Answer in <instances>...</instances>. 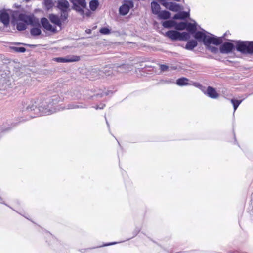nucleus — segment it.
I'll return each instance as SVG.
<instances>
[{"mask_svg":"<svg viewBox=\"0 0 253 253\" xmlns=\"http://www.w3.org/2000/svg\"><path fill=\"white\" fill-rule=\"evenodd\" d=\"M63 100L62 95H54L46 99L41 96L37 104L34 99H26L22 103L20 111L24 114L34 111L40 116L49 115L59 110L57 104Z\"/></svg>","mask_w":253,"mask_h":253,"instance_id":"1","label":"nucleus"},{"mask_svg":"<svg viewBox=\"0 0 253 253\" xmlns=\"http://www.w3.org/2000/svg\"><path fill=\"white\" fill-rule=\"evenodd\" d=\"M175 30H169L165 34V36L172 41H187L193 36L197 30V24H193L188 21H175L174 27Z\"/></svg>","mask_w":253,"mask_h":253,"instance_id":"2","label":"nucleus"},{"mask_svg":"<svg viewBox=\"0 0 253 253\" xmlns=\"http://www.w3.org/2000/svg\"><path fill=\"white\" fill-rule=\"evenodd\" d=\"M17 21L25 22L28 24L33 27L41 26L46 30L51 32L53 33L57 32L56 28L52 26L49 22L48 19L45 17H42L41 19L40 23L39 19L35 17L32 15H27L24 13H20L17 17Z\"/></svg>","mask_w":253,"mask_h":253,"instance_id":"3","label":"nucleus"},{"mask_svg":"<svg viewBox=\"0 0 253 253\" xmlns=\"http://www.w3.org/2000/svg\"><path fill=\"white\" fill-rule=\"evenodd\" d=\"M193 37L199 42H202L205 47L211 44L218 46L222 43L221 37H218L203 29L200 31L196 30Z\"/></svg>","mask_w":253,"mask_h":253,"instance_id":"4","label":"nucleus"},{"mask_svg":"<svg viewBox=\"0 0 253 253\" xmlns=\"http://www.w3.org/2000/svg\"><path fill=\"white\" fill-rule=\"evenodd\" d=\"M236 44V50L246 54H253V41L231 40Z\"/></svg>","mask_w":253,"mask_h":253,"instance_id":"5","label":"nucleus"},{"mask_svg":"<svg viewBox=\"0 0 253 253\" xmlns=\"http://www.w3.org/2000/svg\"><path fill=\"white\" fill-rule=\"evenodd\" d=\"M56 7L60 11L59 18L62 23L68 18V13L71 11L70 4L67 0H57Z\"/></svg>","mask_w":253,"mask_h":253,"instance_id":"6","label":"nucleus"},{"mask_svg":"<svg viewBox=\"0 0 253 253\" xmlns=\"http://www.w3.org/2000/svg\"><path fill=\"white\" fill-rule=\"evenodd\" d=\"M72 4L71 9L81 15H84V9L87 7V3L85 0H69Z\"/></svg>","mask_w":253,"mask_h":253,"instance_id":"7","label":"nucleus"},{"mask_svg":"<svg viewBox=\"0 0 253 253\" xmlns=\"http://www.w3.org/2000/svg\"><path fill=\"white\" fill-rule=\"evenodd\" d=\"M194 85L195 86L201 89L204 94L211 98L216 99L219 96V94L217 92L216 89L212 86H209L206 90H204L202 88H205V87H203L200 83H195Z\"/></svg>","mask_w":253,"mask_h":253,"instance_id":"8","label":"nucleus"},{"mask_svg":"<svg viewBox=\"0 0 253 253\" xmlns=\"http://www.w3.org/2000/svg\"><path fill=\"white\" fill-rule=\"evenodd\" d=\"M133 7L134 2L132 0H124L122 5L119 8V14L122 16H126Z\"/></svg>","mask_w":253,"mask_h":253,"instance_id":"9","label":"nucleus"},{"mask_svg":"<svg viewBox=\"0 0 253 253\" xmlns=\"http://www.w3.org/2000/svg\"><path fill=\"white\" fill-rule=\"evenodd\" d=\"M220 45L219 51L222 54H228L236 49V44L230 42H222Z\"/></svg>","mask_w":253,"mask_h":253,"instance_id":"10","label":"nucleus"},{"mask_svg":"<svg viewBox=\"0 0 253 253\" xmlns=\"http://www.w3.org/2000/svg\"><path fill=\"white\" fill-rule=\"evenodd\" d=\"M81 58L77 55H68L65 57H59L53 58V61L58 63H70L77 62L80 60Z\"/></svg>","mask_w":253,"mask_h":253,"instance_id":"11","label":"nucleus"},{"mask_svg":"<svg viewBox=\"0 0 253 253\" xmlns=\"http://www.w3.org/2000/svg\"><path fill=\"white\" fill-rule=\"evenodd\" d=\"M162 5L166 9L175 12H179L182 9V7L179 4L174 2H164Z\"/></svg>","mask_w":253,"mask_h":253,"instance_id":"12","label":"nucleus"},{"mask_svg":"<svg viewBox=\"0 0 253 253\" xmlns=\"http://www.w3.org/2000/svg\"><path fill=\"white\" fill-rule=\"evenodd\" d=\"M11 11L10 9H3L0 10V21L5 26H8L10 23V14L8 11Z\"/></svg>","mask_w":253,"mask_h":253,"instance_id":"13","label":"nucleus"},{"mask_svg":"<svg viewBox=\"0 0 253 253\" xmlns=\"http://www.w3.org/2000/svg\"><path fill=\"white\" fill-rule=\"evenodd\" d=\"M48 18L52 24L60 27V30L62 29L61 20L58 15L53 13L49 14Z\"/></svg>","mask_w":253,"mask_h":253,"instance_id":"14","label":"nucleus"},{"mask_svg":"<svg viewBox=\"0 0 253 253\" xmlns=\"http://www.w3.org/2000/svg\"><path fill=\"white\" fill-rule=\"evenodd\" d=\"M151 12L154 15H157L161 11V7L158 1L153 0L151 2Z\"/></svg>","mask_w":253,"mask_h":253,"instance_id":"15","label":"nucleus"},{"mask_svg":"<svg viewBox=\"0 0 253 253\" xmlns=\"http://www.w3.org/2000/svg\"><path fill=\"white\" fill-rule=\"evenodd\" d=\"M87 107V105L82 103H71L68 104L66 107V109H77V108H86Z\"/></svg>","mask_w":253,"mask_h":253,"instance_id":"16","label":"nucleus"},{"mask_svg":"<svg viewBox=\"0 0 253 253\" xmlns=\"http://www.w3.org/2000/svg\"><path fill=\"white\" fill-rule=\"evenodd\" d=\"M157 15L159 19L167 20L171 17V14L169 11L164 10L160 11Z\"/></svg>","mask_w":253,"mask_h":253,"instance_id":"17","label":"nucleus"},{"mask_svg":"<svg viewBox=\"0 0 253 253\" xmlns=\"http://www.w3.org/2000/svg\"><path fill=\"white\" fill-rule=\"evenodd\" d=\"M12 23L14 25H16V29L19 31H22L26 30L27 28V26L28 25V24H27L26 22H22L21 21H18L15 23L14 19H13L12 20Z\"/></svg>","mask_w":253,"mask_h":253,"instance_id":"18","label":"nucleus"},{"mask_svg":"<svg viewBox=\"0 0 253 253\" xmlns=\"http://www.w3.org/2000/svg\"><path fill=\"white\" fill-rule=\"evenodd\" d=\"M90 75L91 77L94 79L101 78V69L98 67L92 68L90 71Z\"/></svg>","mask_w":253,"mask_h":253,"instance_id":"19","label":"nucleus"},{"mask_svg":"<svg viewBox=\"0 0 253 253\" xmlns=\"http://www.w3.org/2000/svg\"><path fill=\"white\" fill-rule=\"evenodd\" d=\"M197 41H198L196 40H188L187 43L185 45V49L189 50H192L197 46Z\"/></svg>","mask_w":253,"mask_h":253,"instance_id":"20","label":"nucleus"},{"mask_svg":"<svg viewBox=\"0 0 253 253\" xmlns=\"http://www.w3.org/2000/svg\"><path fill=\"white\" fill-rule=\"evenodd\" d=\"M189 80L185 77H181L177 79L176 81V84L179 86H183L190 85L188 83Z\"/></svg>","mask_w":253,"mask_h":253,"instance_id":"21","label":"nucleus"},{"mask_svg":"<svg viewBox=\"0 0 253 253\" xmlns=\"http://www.w3.org/2000/svg\"><path fill=\"white\" fill-rule=\"evenodd\" d=\"M101 78H107L111 76L113 74V70L108 67H105L103 69L101 70Z\"/></svg>","mask_w":253,"mask_h":253,"instance_id":"22","label":"nucleus"},{"mask_svg":"<svg viewBox=\"0 0 253 253\" xmlns=\"http://www.w3.org/2000/svg\"><path fill=\"white\" fill-rule=\"evenodd\" d=\"M41 26H35L31 28L30 34L33 36H37L41 34Z\"/></svg>","mask_w":253,"mask_h":253,"instance_id":"23","label":"nucleus"},{"mask_svg":"<svg viewBox=\"0 0 253 253\" xmlns=\"http://www.w3.org/2000/svg\"><path fill=\"white\" fill-rule=\"evenodd\" d=\"M175 21L166 20L162 22V24L164 28H171L174 27Z\"/></svg>","mask_w":253,"mask_h":253,"instance_id":"24","label":"nucleus"},{"mask_svg":"<svg viewBox=\"0 0 253 253\" xmlns=\"http://www.w3.org/2000/svg\"><path fill=\"white\" fill-rule=\"evenodd\" d=\"M99 5V2L98 0H91L89 2V7L90 9L94 11H95L97 8L98 7Z\"/></svg>","mask_w":253,"mask_h":253,"instance_id":"25","label":"nucleus"},{"mask_svg":"<svg viewBox=\"0 0 253 253\" xmlns=\"http://www.w3.org/2000/svg\"><path fill=\"white\" fill-rule=\"evenodd\" d=\"M43 4L45 7L46 10H49L54 6V3L52 0H44Z\"/></svg>","mask_w":253,"mask_h":253,"instance_id":"26","label":"nucleus"},{"mask_svg":"<svg viewBox=\"0 0 253 253\" xmlns=\"http://www.w3.org/2000/svg\"><path fill=\"white\" fill-rule=\"evenodd\" d=\"M242 101L243 100H238L234 98L231 99V102L233 106L234 112L238 108V106L242 103Z\"/></svg>","mask_w":253,"mask_h":253,"instance_id":"27","label":"nucleus"},{"mask_svg":"<svg viewBox=\"0 0 253 253\" xmlns=\"http://www.w3.org/2000/svg\"><path fill=\"white\" fill-rule=\"evenodd\" d=\"M10 49L16 53H24L26 49L24 47L10 46Z\"/></svg>","mask_w":253,"mask_h":253,"instance_id":"28","label":"nucleus"},{"mask_svg":"<svg viewBox=\"0 0 253 253\" xmlns=\"http://www.w3.org/2000/svg\"><path fill=\"white\" fill-rule=\"evenodd\" d=\"M113 93V91L108 90L107 92H103L101 93H96V94H94L93 95H91L90 97L92 98H93L94 97H102L104 95L107 96V95H110V94H112Z\"/></svg>","mask_w":253,"mask_h":253,"instance_id":"29","label":"nucleus"},{"mask_svg":"<svg viewBox=\"0 0 253 253\" xmlns=\"http://www.w3.org/2000/svg\"><path fill=\"white\" fill-rule=\"evenodd\" d=\"M206 49L209 51H211L212 53L216 54L218 53L219 49L215 46L211 45V44L205 47Z\"/></svg>","mask_w":253,"mask_h":253,"instance_id":"30","label":"nucleus"},{"mask_svg":"<svg viewBox=\"0 0 253 253\" xmlns=\"http://www.w3.org/2000/svg\"><path fill=\"white\" fill-rule=\"evenodd\" d=\"M99 32L102 35H109L111 33V29L108 27H102L99 30Z\"/></svg>","mask_w":253,"mask_h":253,"instance_id":"31","label":"nucleus"},{"mask_svg":"<svg viewBox=\"0 0 253 253\" xmlns=\"http://www.w3.org/2000/svg\"><path fill=\"white\" fill-rule=\"evenodd\" d=\"M12 128V126H9L8 127H6L5 125H3L2 126H0V131L1 132H6L8 131Z\"/></svg>","mask_w":253,"mask_h":253,"instance_id":"32","label":"nucleus"},{"mask_svg":"<svg viewBox=\"0 0 253 253\" xmlns=\"http://www.w3.org/2000/svg\"><path fill=\"white\" fill-rule=\"evenodd\" d=\"M169 69V66L165 64H161L160 65V69L161 72H166Z\"/></svg>","mask_w":253,"mask_h":253,"instance_id":"33","label":"nucleus"},{"mask_svg":"<svg viewBox=\"0 0 253 253\" xmlns=\"http://www.w3.org/2000/svg\"><path fill=\"white\" fill-rule=\"evenodd\" d=\"M140 231V229L138 227H136L133 231V233H132L133 236L131 237V238L135 237L139 233V232ZM130 239H131V238H128V239H127V240H129Z\"/></svg>","mask_w":253,"mask_h":253,"instance_id":"34","label":"nucleus"},{"mask_svg":"<svg viewBox=\"0 0 253 253\" xmlns=\"http://www.w3.org/2000/svg\"><path fill=\"white\" fill-rule=\"evenodd\" d=\"M181 15L184 18V19L185 18H188L190 17V12L189 11H183L181 13Z\"/></svg>","mask_w":253,"mask_h":253,"instance_id":"35","label":"nucleus"},{"mask_svg":"<svg viewBox=\"0 0 253 253\" xmlns=\"http://www.w3.org/2000/svg\"><path fill=\"white\" fill-rule=\"evenodd\" d=\"M173 19L182 20L184 19V18L181 16V14H175L173 16Z\"/></svg>","mask_w":253,"mask_h":253,"instance_id":"36","label":"nucleus"},{"mask_svg":"<svg viewBox=\"0 0 253 253\" xmlns=\"http://www.w3.org/2000/svg\"><path fill=\"white\" fill-rule=\"evenodd\" d=\"M105 106V105L104 104H101L98 105H96L94 107V108L96 110L97 109H102L104 108V107Z\"/></svg>","mask_w":253,"mask_h":253,"instance_id":"37","label":"nucleus"},{"mask_svg":"<svg viewBox=\"0 0 253 253\" xmlns=\"http://www.w3.org/2000/svg\"><path fill=\"white\" fill-rule=\"evenodd\" d=\"M23 45L30 47H36L37 46V45L35 44H27V43H24Z\"/></svg>","mask_w":253,"mask_h":253,"instance_id":"38","label":"nucleus"},{"mask_svg":"<svg viewBox=\"0 0 253 253\" xmlns=\"http://www.w3.org/2000/svg\"><path fill=\"white\" fill-rule=\"evenodd\" d=\"M24 43L18 42H13L11 43L12 45H23Z\"/></svg>","mask_w":253,"mask_h":253,"instance_id":"39","label":"nucleus"},{"mask_svg":"<svg viewBox=\"0 0 253 253\" xmlns=\"http://www.w3.org/2000/svg\"><path fill=\"white\" fill-rule=\"evenodd\" d=\"M117 242H110L103 245V246H107L116 244Z\"/></svg>","mask_w":253,"mask_h":253,"instance_id":"40","label":"nucleus"},{"mask_svg":"<svg viewBox=\"0 0 253 253\" xmlns=\"http://www.w3.org/2000/svg\"><path fill=\"white\" fill-rule=\"evenodd\" d=\"M91 32H92V30L90 29H87L86 30H85V32L87 33V34H91Z\"/></svg>","mask_w":253,"mask_h":253,"instance_id":"41","label":"nucleus"},{"mask_svg":"<svg viewBox=\"0 0 253 253\" xmlns=\"http://www.w3.org/2000/svg\"><path fill=\"white\" fill-rule=\"evenodd\" d=\"M226 36V33H224L222 36L220 37L222 38V42H223L224 40H225V37Z\"/></svg>","mask_w":253,"mask_h":253,"instance_id":"42","label":"nucleus"},{"mask_svg":"<svg viewBox=\"0 0 253 253\" xmlns=\"http://www.w3.org/2000/svg\"><path fill=\"white\" fill-rule=\"evenodd\" d=\"M34 117H35V116H33L32 114H30L28 118L26 119V120H27L28 119H31V118H34Z\"/></svg>","mask_w":253,"mask_h":253,"instance_id":"43","label":"nucleus"},{"mask_svg":"<svg viewBox=\"0 0 253 253\" xmlns=\"http://www.w3.org/2000/svg\"><path fill=\"white\" fill-rule=\"evenodd\" d=\"M105 120H106V124H107V125L108 126V127L109 129H110V125H109V123H108V121H107V120L106 117H105Z\"/></svg>","mask_w":253,"mask_h":253,"instance_id":"44","label":"nucleus"},{"mask_svg":"<svg viewBox=\"0 0 253 253\" xmlns=\"http://www.w3.org/2000/svg\"><path fill=\"white\" fill-rule=\"evenodd\" d=\"M125 65L122 64L121 65L118 66V67L119 68H123Z\"/></svg>","mask_w":253,"mask_h":253,"instance_id":"45","label":"nucleus"},{"mask_svg":"<svg viewBox=\"0 0 253 253\" xmlns=\"http://www.w3.org/2000/svg\"><path fill=\"white\" fill-rule=\"evenodd\" d=\"M86 15L87 16H89L90 15V12L89 11H88V12L86 13Z\"/></svg>","mask_w":253,"mask_h":253,"instance_id":"46","label":"nucleus"},{"mask_svg":"<svg viewBox=\"0 0 253 253\" xmlns=\"http://www.w3.org/2000/svg\"><path fill=\"white\" fill-rule=\"evenodd\" d=\"M251 201H253V192L251 194Z\"/></svg>","mask_w":253,"mask_h":253,"instance_id":"47","label":"nucleus"},{"mask_svg":"<svg viewBox=\"0 0 253 253\" xmlns=\"http://www.w3.org/2000/svg\"><path fill=\"white\" fill-rule=\"evenodd\" d=\"M2 198H1V197L0 196V203H3V204H5L4 202H2Z\"/></svg>","mask_w":253,"mask_h":253,"instance_id":"48","label":"nucleus"},{"mask_svg":"<svg viewBox=\"0 0 253 253\" xmlns=\"http://www.w3.org/2000/svg\"><path fill=\"white\" fill-rule=\"evenodd\" d=\"M234 139H235V142H237V140H236V137H235V134L234 132Z\"/></svg>","mask_w":253,"mask_h":253,"instance_id":"49","label":"nucleus"},{"mask_svg":"<svg viewBox=\"0 0 253 253\" xmlns=\"http://www.w3.org/2000/svg\"><path fill=\"white\" fill-rule=\"evenodd\" d=\"M186 253V252H178L175 253Z\"/></svg>","mask_w":253,"mask_h":253,"instance_id":"50","label":"nucleus"},{"mask_svg":"<svg viewBox=\"0 0 253 253\" xmlns=\"http://www.w3.org/2000/svg\"><path fill=\"white\" fill-rule=\"evenodd\" d=\"M30 0H25V1H26V2H29Z\"/></svg>","mask_w":253,"mask_h":253,"instance_id":"51","label":"nucleus"},{"mask_svg":"<svg viewBox=\"0 0 253 253\" xmlns=\"http://www.w3.org/2000/svg\"><path fill=\"white\" fill-rule=\"evenodd\" d=\"M19 7H20V5H16V7L19 8Z\"/></svg>","mask_w":253,"mask_h":253,"instance_id":"52","label":"nucleus"},{"mask_svg":"<svg viewBox=\"0 0 253 253\" xmlns=\"http://www.w3.org/2000/svg\"><path fill=\"white\" fill-rule=\"evenodd\" d=\"M173 69L175 70V69H176V67H173Z\"/></svg>","mask_w":253,"mask_h":253,"instance_id":"53","label":"nucleus"},{"mask_svg":"<svg viewBox=\"0 0 253 253\" xmlns=\"http://www.w3.org/2000/svg\"><path fill=\"white\" fill-rule=\"evenodd\" d=\"M237 143V144L238 145V146H240V145H239V143L236 142Z\"/></svg>","mask_w":253,"mask_h":253,"instance_id":"54","label":"nucleus"},{"mask_svg":"<svg viewBox=\"0 0 253 253\" xmlns=\"http://www.w3.org/2000/svg\"><path fill=\"white\" fill-rule=\"evenodd\" d=\"M237 143V144L238 145V146H240V145H239V143L236 142Z\"/></svg>","mask_w":253,"mask_h":253,"instance_id":"55","label":"nucleus"},{"mask_svg":"<svg viewBox=\"0 0 253 253\" xmlns=\"http://www.w3.org/2000/svg\"><path fill=\"white\" fill-rule=\"evenodd\" d=\"M237 143V144L238 145V146H240V145H239V143L236 142Z\"/></svg>","mask_w":253,"mask_h":253,"instance_id":"56","label":"nucleus"}]
</instances>
